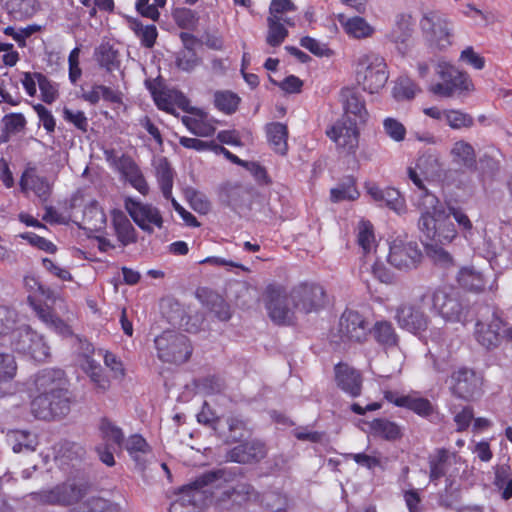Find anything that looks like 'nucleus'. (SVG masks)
I'll return each mask as SVG.
<instances>
[{"label":"nucleus","mask_w":512,"mask_h":512,"mask_svg":"<svg viewBox=\"0 0 512 512\" xmlns=\"http://www.w3.org/2000/svg\"><path fill=\"white\" fill-rule=\"evenodd\" d=\"M345 33L355 39H365L371 37L375 29L360 16H354L348 18L345 22H342Z\"/></svg>","instance_id":"37"},{"label":"nucleus","mask_w":512,"mask_h":512,"mask_svg":"<svg viewBox=\"0 0 512 512\" xmlns=\"http://www.w3.org/2000/svg\"><path fill=\"white\" fill-rule=\"evenodd\" d=\"M126 179L130 185L135 188L142 195H147L149 192L148 183L141 172L140 168L133 164L128 167L126 172Z\"/></svg>","instance_id":"58"},{"label":"nucleus","mask_w":512,"mask_h":512,"mask_svg":"<svg viewBox=\"0 0 512 512\" xmlns=\"http://www.w3.org/2000/svg\"><path fill=\"white\" fill-rule=\"evenodd\" d=\"M420 26L427 38L440 49L451 44L448 21L440 13H426L420 21Z\"/></svg>","instance_id":"13"},{"label":"nucleus","mask_w":512,"mask_h":512,"mask_svg":"<svg viewBox=\"0 0 512 512\" xmlns=\"http://www.w3.org/2000/svg\"><path fill=\"white\" fill-rule=\"evenodd\" d=\"M423 236L429 240L431 243H427L425 245V251L429 259L433 261L435 265L447 268L453 265V258L445 249L441 247V245H447L453 241V239L447 243H442L440 241L431 239Z\"/></svg>","instance_id":"36"},{"label":"nucleus","mask_w":512,"mask_h":512,"mask_svg":"<svg viewBox=\"0 0 512 512\" xmlns=\"http://www.w3.org/2000/svg\"><path fill=\"white\" fill-rule=\"evenodd\" d=\"M412 167L417 169L424 179H429L434 175L438 161L434 156L424 154L416 159L415 165Z\"/></svg>","instance_id":"62"},{"label":"nucleus","mask_w":512,"mask_h":512,"mask_svg":"<svg viewBox=\"0 0 512 512\" xmlns=\"http://www.w3.org/2000/svg\"><path fill=\"white\" fill-rule=\"evenodd\" d=\"M214 430L226 443L240 441L247 432V423L239 416H228L222 420H216Z\"/></svg>","instance_id":"19"},{"label":"nucleus","mask_w":512,"mask_h":512,"mask_svg":"<svg viewBox=\"0 0 512 512\" xmlns=\"http://www.w3.org/2000/svg\"><path fill=\"white\" fill-rule=\"evenodd\" d=\"M156 179L164 198L171 196L174 183V171L166 157L158 160L155 166Z\"/></svg>","instance_id":"33"},{"label":"nucleus","mask_w":512,"mask_h":512,"mask_svg":"<svg viewBox=\"0 0 512 512\" xmlns=\"http://www.w3.org/2000/svg\"><path fill=\"white\" fill-rule=\"evenodd\" d=\"M20 185L22 189H31L38 196L46 199L49 196V186L46 181L38 176H30L26 178L25 176L21 177Z\"/></svg>","instance_id":"60"},{"label":"nucleus","mask_w":512,"mask_h":512,"mask_svg":"<svg viewBox=\"0 0 512 512\" xmlns=\"http://www.w3.org/2000/svg\"><path fill=\"white\" fill-rule=\"evenodd\" d=\"M87 494V486L68 480L50 489L33 492L30 497L33 501L43 505L70 506L78 504Z\"/></svg>","instance_id":"6"},{"label":"nucleus","mask_w":512,"mask_h":512,"mask_svg":"<svg viewBox=\"0 0 512 512\" xmlns=\"http://www.w3.org/2000/svg\"><path fill=\"white\" fill-rule=\"evenodd\" d=\"M267 141L271 149L285 156L288 152V127L281 122H271L265 126Z\"/></svg>","instance_id":"24"},{"label":"nucleus","mask_w":512,"mask_h":512,"mask_svg":"<svg viewBox=\"0 0 512 512\" xmlns=\"http://www.w3.org/2000/svg\"><path fill=\"white\" fill-rule=\"evenodd\" d=\"M241 97L231 90H216L213 93V105L225 115H233L239 109Z\"/></svg>","instance_id":"28"},{"label":"nucleus","mask_w":512,"mask_h":512,"mask_svg":"<svg viewBox=\"0 0 512 512\" xmlns=\"http://www.w3.org/2000/svg\"><path fill=\"white\" fill-rule=\"evenodd\" d=\"M457 280L462 288L472 292H481L484 290L486 285L482 273L467 267H464L459 271Z\"/></svg>","instance_id":"38"},{"label":"nucleus","mask_w":512,"mask_h":512,"mask_svg":"<svg viewBox=\"0 0 512 512\" xmlns=\"http://www.w3.org/2000/svg\"><path fill=\"white\" fill-rule=\"evenodd\" d=\"M242 476L243 474L240 468H221L203 474L199 479L195 481V485L202 489L204 486L215 483L217 481H223L226 483H231L234 481L238 482V479Z\"/></svg>","instance_id":"30"},{"label":"nucleus","mask_w":512,"mask_h":512,"mask_svg":"<svg viewBox=\"0 0 512 512\" xmlns=\"http://www.w3.org/2000/svg\"><path fill=\"white\" fill-rule=\"evenodd\" d=\"M10 337L11 345L15 350L30 356L37 362L45 361L50 355L49 346L43 336L25 323L11 328Z\"/></svg>","instance_id":"7"},{"label":"nucleus","mask_w":512,"mask_h":512,"mask_svg":"<svg viewBox=\"0 0 512 512\" xmlns=\"http://www.w3.org/2000/svg\"><path fill=\"white\" fill-rule=\"evenodd\" d=\"M357 123L351 118L337 120L326 131V135L336 144L339 150L347 154H354L358 148L359 130Z\"/></svg>","instance_id":"12"},{"label":"nucleus","mask_w":512,"mask_h":512,"mask_svg":"<svg viewBox=\"0 0 512 512\" xmlns=\"http://www.w3.org/2000/svg\"><path fill=\"white\" fill-rule=\"evenodd\" d=\"M17 363L15 357L10 353H0V396L6 394L3 386L10 383L17 374Z\"/></svg>","instance_id":"42"},{"label":"nucleus","mask_w":512,"mask_h":512,"mask_svg":"<svg viewBox=\"0 0 512 512\" xmlns=\"http://www.w3.org/2000/svg\"><path fill=\"white\" fill-rule=\"evenodd\" d=\"M185 196L190 206L199 213L205 214L210 210L209 200L199 191L193 188L185 190Z\"/></svg>","instance_id":"61"},{"label":"nucleus","mask_w":512,"mask_h":512,"mask_svg":"<svg viewBox=\"0 0 512 512\" xmlns=\"http://www.w3.org/2000/svg\"><path fill=\"white\" fill-rule=\"evenodd\" d=\"M201 499V488L193 482L181 489L180 497L171 504L169 512H195L196 503Z\"/></svg>","instance_id":"26"},{"label":"nucleus","mask_w":512,"mask_h":512,"mask_svg":"<svg viewBox=\"0 0 512 512\" xmlns=\"http://www.w3.org/2000/svg\"><path fill=\"white\" fill-rule=\"evenodd\" d=\"M8 442L15 453L22 452L24 449L34 451L37 445L35 436L24 430H12L7 434Z\"/></svg>","instance_id":"40"},{"label":"nucleus","mask_w":512,"mask_h":512,"mask_svg":"<svg viewBox=\"0 0 512 512\" xmlns=\"http://www.w3.org/2000/svg\"><path fill=\"white\" fill-rule=\"evenodd\" d=\"M395 404L399 407H406L420 416H429L433 412V407L429 400L412 396L399 397Z\"/></svg>","instance_id":"47"},{"label":"nucleus","mask_w":512,"mask_h":512,"mask_svg":"<svg viewBox=\"0 0 512 512\" xmlns=\"http://www.w3.org/2000/svg\"><path fill=\"white\" fill-rule=\"evenodd\" d=\"M266 455L265 444L257 439H251L230 449L226 458L240 464H251L261 461Z\"/></svg>","instance_id":"15"},{"label":"nucleus","mask_w":512,"mask_h":512,"mask_svg":"<svg viewBox=\"0 0 512 512\" xmlns=\"http://www.w3.org/2000/svg\"><path fill=\"white\" fill-rule=\"evenodd\" d=\"M182 122L192 134L199 137L212 136L216 131L214 124L207 121L203 117L196 118L184 116L182 118Z\"/></svg>","instance_id":"46"},{"label":"nucleus","mask_w":512,"mask_h":512,"mask_svg":"<svg viewBox=\"0 0 512 512\" xmlns=\"http://www.w3.org/2000/svg\"><path fill=\"white\" fill-rule=\"evenodd\" d=\"M294 308L304 314L318 312L326 303L324 288L315 283H301L294 287L290 293Z\"/></svg>","instance_id":"9"},{"label":"nucleus","mask_w":512,"mask_h":512,"mask_svg":"<svg viewBox=\"0 0 512 512\" xmlns=\"http://www.w3.org/2000/svg\"><path fill=\"white\" fill-rule=\"evenodd\" d=\"M37 78L42 101L47 104L53 103L58 96L57 89L55 88L51 80L43 73L38 74Z\"/></svg>","instance_id":"64"},{"label":"nucleus","mask_w":512,"mask_h":512,"mask_svg":"<svg viewBox=\"0 0 512 512\" xmlns=\"http://www.w3.org/2000/svg\"><path fill=\"white\" fill-rule=\"evenodd\" d=\"M356 85L368 94L379 93L387 84L390 72L383 56L367 51L360 53L352 62Z\"/></svg>","instance_id":"3"},{"label":"nucleus","mask_w":512,"mask_h":512,"mask_svg":"<svg viewBox=\"0 0 512 512\" xmlns=\"http://www.w3.org/2000/svg\"><path fill=\"white\" fill-rule=\"evenodd\" d=\"M125 448L136 464L143 467L146 461L145 456L150 453L146 440L140 435H132L125 442Z\"/></svg>","instance_id":"41"},{"label":"nucleus","mask_w":512,"mask_h":512,"mask_svg":"<svg viewBox=\"0 0 512 512\" xmlns=\"http://www.w3.org/2000/svg\"><path fill=\"white\" fill-rule=\"evenodd\" d=\"M407 172L409 179L421 191L417 201V208L420 211L418 226L421 233L442 243L454 239L457 235L455 226L439 198L425 187L426 179L412 166L408 167Z\"/></svg>","instance_id":"1"},{"label":"nucleus","mask_w":512,"mask_h":512,"mask_svg":"<svg viewBox=\"0 0 512 512\" xmlns=\"http://www.w3.org/2000/svg\"><path fill=\"white\" fill-rule=\"evenodd\" d=\"M195 297L203 306L210 310L221 309L225 304L223 297L218 292L205 286L196 289Z\"/></svg>","instance_id":"50"},{"label":"nucleus","mask_w":512,"mask_h":512,"mask_svg":"<svg viewBox=\"0 0 512 512\" xmlns=\"http://www.w3.org/2000/svg\"><path fill=\"white\" fill-rule=\"evenodd\" d=\"M365 188L375 202L383 203L397 213L405 209V199L396 188L386 187L382 189L373 182L366 183Z\"/></svg>","instance_id":"20"},{"label":"nucleus","mask_w":512,"mask_h":512,"mask_svg":"<svg viewBox=\"0 0 512 512\" xmlns=\"http://www.w3.org/2000/svg\"><path fill=\"white\" fill-rule=\"evenodd\" d=\"M97 60L100 66L106 68L108 71L118 67V52L110 45H101L98 48Z\"/></svg>","instance_id":"59"},{"label":"nucleus","mask_w":512,"mask_h":512,"mask_svg":"<svg viewBox=\"0 0 512 512\" xmlns=\"http://www.w3.org/2000/svg\"><path fill=\"white\" fill-rule=\"evenodd\" d=\"M282 21L290 26L293 25L289 19H284L282 17H268L267 19L268 34L266 41L271 47L280 46L288 36V30L281 23Z\"/></svg>","instance_id":"35"},{"label":"nucleus","mask_w":512,"mask_h":512,"mask_svg":"<svg viewBox=\"0 0 512 512\" xmlns=\"http://www.w3.org/2000/svg\"><path fill=\"white\" fill-rule=\"evenodd\" d=\"M127 22L128 27L134 32L143 47L151 49L155 46L158 31L154 24L143 25L139 19L133 17H129Z\"/></svg>","instance_id":"29"},{"label":"nucleus","mask_w":512,"mask_h":512,"mask_svg":"<svg viewBox=\"0 0 512 512\" xmlns=\"http://www.w3.org/2000/svg\"><path fill=\"white\" fill-rule=\"evenodd\" d=\"M494 485L502 491V498L508 500L512 497V474L506 466L498 467L495 472Z\"/></svg>","instance_id":"55"},{"label":"nucleus","mask_w":512,"mask_h":512,"mask_svg":"<svg viewBox=\"0 0 512 512\" xmlns=\"http://www.w3.org/2000/svg\"><path fill=\"white\" fill-rule=\"evenodd\" d=\"M337 386L351 397H358L362 391V376L358 370L346 363H338L335 368Z\"/></svg>","instance_id":"18"},{"label":"nucleus","mask_w":512,"mask_h":512,"mask_svg":"<svg viewBox=\"0 0 512 512\" xmlns=\"http://www.w3.org/2000/svg\"><path fill=\"white\" fill-rule=\"evenodd\" d=\"M34 385L36 391H46L49 402L57 417L66 415L70 410L68 392L63 388L61 373L55 371H42L37 374Z\"/></svg>","instance_id":"8"},{"label":"nucleus","mask_w":512,"mask_h":512,"mask_svg":"<svg viewBox=\"0 0 512 512\" xmlns=\"http://www.w3.org/2000/svg\"><path fill=\"white\" fill-rule=\"evenodd\" d=\"M124 207L135 224L144 232L152 234L154 228L163 227V217L160 210L149 203H143L131 197L124 200Z\"/></svg>","instance_id":"11"},{"label":"nucleus","mask_w":512,"mask_h":512,"mask_svg":"<svg viewBox=\"0 0 512 512\" xmlns=\"http://www.w3.org/2000/svg\"><path fill=\"white\" fill-rule=\"evenodd\" d=\"M157 357L169 364L181 365L186 363L193 353L190 340L182 333L166 330L154 339Z\"/></svg>","instance_id":"5"},{"label":"nucleus","mask_w":512,"mask_h":512,"mask_svg":"<svg viewBox=\"0 0 512 512\" xmlns=\"http://www.w3.org/2000/svg\"><path fill=\"white\" fill-rule=\"evenodd\" d=\"M70 512H121L120 506L102 497H89L73 507Z\"/></svg>","instance_id":"31"},{"label":"nucleus","mask_w":512,"mask_h":512,"mask_svg":"<svg viewBox=\"0 0 512 512\" xmlns=\"http://www.w3.org/2000/svg\"><path fill=\"white\" fill-rule=\"evenodd\" d=\"M74 344L77 345L78 361L81 368H84L85 364L97 361L95 357H97L98 349L96 350L89 341L80 336H75Z\"/></svg>","instance_id":"54"},{"label":"nucleus","mask_w":512,"mask_h":512,"mask_svg":"<svg viewBox=\"0 0 512 512\" xmlns=\"http://www.w3.org/2000/svg\"><path fill=\"white\" fill-rule=\"evenodd\" d=\"M448 460V451L439 449L435 457L430 458V480L435 481L443 477L446 473V462Z\"/></svg>","instance_id":"57"},{"label":"nucleus","mask_w":512,"mask_h":512,"mask_svg":"<svg viewBox=\"0 0 512 512\" xmlns=\"http://www.w3.org/2000/svg\"><path fill=\"white\" fill-rule=\"evenodd\" d=\"M112 227L118 242L122 246H128L137 242V231L123 211H112Z\"/></svg>","instance_id":"23"},{"label":"nucleus","mask_w":512,"mask_h":512,"mask_svg":"<svg viewBox=\"0 0 512 512\" xmlns=\"http://www.w3.org/2000/svg\"><path fill=\"white\" fill-rule=\"evenodd\" d=\"M37 395L31 402V411L33 415L42 420H50L57 418L56 414H54V410L51 406V403L48 399V394L46 391H37Z\"/></svg>","instance_id":"44"},{"label":"nucleus","mask_w":512,"mask_h":512,"mask_svg":"<svg viewBox=\"0 0 512 512\" xmlns=\"http://www.w3.org/2000/svg\"><path fill=\"white\" fill-rule=\"evenodd\" d=\"M201 63V58L196 51L181 50L176 58V65L179 69L190 72Z\"/></svg>","instance_id":"63"},{"label":"nucleus","mask_w":512,"mask_h":512,"mask_svg":"<svg viewBox=\"0 0 512 512\" xmlns=\"http://www.w3.org/2000/svg\"><path fill=\"white\" fill-rule=\"evenodd\" d=\"M388 262L398 270H411L418 267L423 253L417 242L394 239L389 246Z\"/></svg>","instance_id":"10"},{"label":"nucleus","mask_w":512,"mask_h":512,"mask_svg":"<svg viewBox=\"0 0 512 512\" xmlns=\"http://www.w3.org/2000/svg\"><path fill=\"white\" fill-rule=\"evenodd\" d=\"M152 95L158 109L168 113H173L176 105L184 109V103H187L186 97L176 90H154Z\"/></svg>","instance_id":"27"},{"label":"nucleus","mask_w":512,"mask_h":512,"mask_svg":"<svg viewBox=\"0 0 512 512\" xmlns=\"http://www.w3.org/2000/svg\"><path fill=\"white\" fill-rule=\"evenodd\" d=\"M462 305L442 289L431 296L423 295L412 302L402 303L396 310V320H427L430 316L443 320H460Z\"/></svg>","instance_id":"2"},{"label":"nucleus","mask_w":512,"mask_h":512,"mask_svg":"<svg viewBox=\"0 0 512 512\" xmlns=\"http://www.w3.org/2000/svg\"><path fill=\"white\" fill-rule=\"evenodd\" d=\"M359 195L356 182L352 177H349L347 182L330 190V199L332 202H341L344 200L354 201L359 197Z\"/></svg>","instance_id":"49"},{"label":"nucleus","mask_w":512,"mask_h":512,"mask_svg":"<svg viewBox=\"0 0 512 512\" xmlns=\"http://www.w3.org/2000/svg\"><path fill=\"white\" fill-rule=\"evenodd\" d=\"M445 119L452 129L470 128L474 124L470 114L456 109L445 110Z\"/></svg>","instance_id":"56"},{"label":"nucleus","mask_w":512,"mask_h":512,"mask_svg":"<svg viewBox=\"0 0 512 512\" xmlns=\"http://www.w3.org/2000/svg\"><path fill=\"white\" fill-rule=\"evenodd\" d=\"M370 429L374 435L386 440L391 441L401 437L400 427L387 419H374L370 423Z\"/></svg>","instance_id":"45"},{"label":"nucleus","mask_w":512,"mask_h":512,"mask_svg":"<svg viewBox=\"0 0 512 512\" xmlns=\"http://www.w3.org/2000/svg\"><path fill=\"white\" fill-rule=\"evenodd\" d=\"M82 370L89 377L91 383L93 384L94 390L97 393L103 394L110 388V380L104 373V370L98 361H95L91 364H85Z\"/></svg>","instance_id":"39"},{"label":"nucleus","mask_w":512,"mask_h":512,"mask_svg":"<svg viewBox=\"0 0 512 512\" xmlns=\"http://www.w3.org/2000/svg\"><path fill=\"white\" fill-rule=\"evenodd\" d=\"M451 390L464 400H471L480 390V379L471 369L460 368L451 376Z\"/></svg>","instance_id":"16"},{"label":"nucleus","mask_w":512,"mask_h":512,"mask_svg":"<svg viewBox=\"0 0 512 512\" xmlns=\"http://www.w3.org/2000/svg\"><path fill=\"white\" fill-rule=\"evenodd\" d=\"M413 18L409 14H401L397 17L395 25L388 34L391 42L397 45L401 54H405L408 48V42L413 32Z\"/></svg>","instance_id":"21"},{"label":"nucleus","mask_w":512,"mask_h":512,"mask_svg":"<svg viewBox=\"0 0 512 512\" xmlns=\"http://www.w3.org/2000/svg\"><path fill=\"white\" fill-rule=\"evenodd\" d=\"M256 495L254 487L247 481H238L234 486L223 490L216 499L219 509L239 510L241 506Z\"/></svg>","instance_id":"14"},{"label":"nucleus","mask_w":512,"mask_h":512,"mask_svg":"<svg viewBox=\"0 0 512 512\" xmlns=\"http://www.w3.org/2000/svg\"><path fill=\"white\" fill-rule=\"evenodd\" d=\"M83 223L86 229L99 231L106 225V215L96 200L88 203L83 210Z\"/></svg>","instance_id":"34"},{"label":"nucleus","mask_w":512,"mask_h":512,"mask_svg":"<svg viewBox=\"0 0 512 512\" xmlns=\"http://www.w3.org/2000/svg\"><path fill=\"white\" fill-rule=\"evenodd\" d=\"M344 111L346 117L343 118H351L352 122L357 124L364 123L368 117L365 101L356 93H350L346 97L344 102Z\"/></svg>","instance_id":"32"},{"label":"nucleus","mask_w":512,"mask_h":512,"mask_svg":"<svg viewBox=\"0 0 512 512\" xmlns=\"http://www.w3.org/2000/svg\"><path fill=\"white\" fill-rule=\"evenodd\" d=\"M418 85L408 77H399L392 89V95L397 101L411 100L417 92H419Z\"/></svg>","instance_id":"48"},{"label":"nucleus","mask_w":512,"mask_h":512,"mask_svg":"<svg viewBox=\"0 0 512 512\" xmlns=\"http://www.w3.org/2000/svg\"><path fill=\"white\" fill-rule=\"evenodd\" d=\"M474 333L476 340L483 347L495 348L503 338V322H476Z\"/></svg>","instance_id":"22"},{"label":"nucleus","mask_w":512,"mask_h":512,"mask_svg":"<svg viewBox=\"0 0 512 512\" xmlns=\"http://www.w3.org/2000/svg\"><path fill=\"white\" fill-rule=\"evenodd\" d=\"M371 332L381 345L395 346L397 344V335L390 322H375L371 325Z\"/></svg>","instance_id":"51"},{"label":"nucleus","mask_w":512,"mask_h":512,"mask_svg":"<svg viewBox=\"0 0 512 512\" xmlns=\"http://www.w3.org/2000/svg\"><path fill=\"white\" fill-rule=\"evenodd\" d=\"M99 430L102 438L109 443L115 444L121 447L124 444V434L122 429L115 425L112 421L107 418H102L99 424Z\"/></svg>","instance_id":"52"},{"label":"nucleus","mask_w":512,"mask_h":512,"mask_svg":"<svg viewBox=\"0 0 512 512\" xmlns=\"http://www.w3.org/2000/svg\"><path fill=\"white\" fill-rule=\"evenodd\" d=\"M172 18L179 28L187 30L195 28L199 21L197 12L186 7L173 9Z\"/></svg>","instance_id":"53"},{"label":"nucleus","mask_w":512,"mask_h":512,"mask_svg":"<svg viewBox=\"0 0 512 512\" xmlns=\"http://www.w3.org/2000/svg\"><path fill=\"white\" fill-rule=\"evenodd\" d=\"M357 243L364 254L370 253L376 247L373 224L369 220H361L357 226Z\"/></svg>","instance_id":"43"},{"label":"nucleus","mask_w":512,"mask_h":512,"mask_svg":"<svg viewBox=\"0 0 512 512\" xmlns=\"http://www.w3.org/2000/svg\"><path fill=\"white\" fill-rule=\"evenodd\" d=\"M372 322H338L331 330V341L336 344L362 342L371 333Z\"/></svg>","instance_id":"17"},{"label":"nucleus","mask_w":512,"mask_h":512,"mask_svg":"<svg viewBox=\"0 0 512 512\" xmlns=\"http://www.w3.org/2000/svg\"><path fill=\"white\" fill-rule=\"evenodd\" d=\"M436 74L440 81L431 84L429 87V91L436 96L447 98L455 94L460 95L470 92L474 89L470 76L446 61L438 62Z\"/></svg>","instance_id":"4"},{"label":"nucleus","mask_w":512,"mask_h":512,"mask_svg":"<svg viewBox=\"0 0 512 512\" xmlns=\"http://www.w3.org/2000/svg\"><path fill=\"white\" fill-rule=\"evenodd\" d=\"M452 162L467 170H474L477 164L476 151L474 147L465 140L456 141L451 150Z\"/></svg>","instance_id":"25"}]
</instances>
